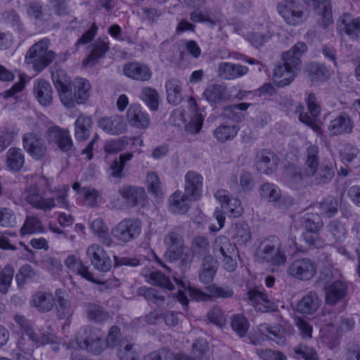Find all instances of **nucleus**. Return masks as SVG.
<instances>
[{"mask_svg": "<svg viewBox=\"0 0 360 360\" xmlns=\"http://www.w3.org/2000/svg\"><path fill=\"white\" fill-rule=\"evenodd\" d=\"M43 186H45V189H50L48 180L44 177H40L34 184L30 185L25 189V200L33 207L44 212L51 211L57 206L65 209L70 208L67 199L69 191L68 186H59L51 190L50 197H46L45 192H41Z\"/></svg>", "mask_w": 360, "mask_h": 360, "instance_id": "f257e3e1", "label": "nucleus"}, {"mask_svg": "<svg viewBox=\"0 0 360 360\" xmlns=\"http://www.w3.org/2000/svg\"><path fill=\"white\" fill-rule=\"evenodd\" d=\"M306 51L307 45L299 41L282 55L283 62L275 66L272 76L276 86L283 87L293 82L295 72L301 66L300 57Z\"/></svg>", "mask_w": 360, "mask_h": 360, "instance_id": "f03ea898", "label": "nucleus"}, {"mask_svg": "<svg viewBox=\"0 0 360 360\" xmlns=\"http://www.w3.org/2000/svg\"><path fill=\"white\" fill-rule=\"evenodd\" d=\"M167 247L165 257L169 261L181 260L184 269H187L193 261L190 252H184L185 243L183 229L178 226L169 231L164 238Z\"/></svg>", "mask_w": 360, "mask_h": 360, "instance_id": "7ed1b4c3", "label": "nucleus"}, {"mask_svg": "<svg viewBox=\"0 0 360 360\" xmlns=\"http://www.w3.org/2000/svg\"><path fill=\"white\" fill-rule=\"evenodd\" d=\"M319 147L309 145L306 150L304 167L299 169L295 165H289L285 172V178L292 184H298L303 181V176H310L314 174L315 169L319 165Z\"/></svg>", "mask_w": 360, "mask_h": 360, "instance_id": "20e7f679", "label": "nucleus"}, {"mask_svg": "<svg viewBox=\"0 0 360 360\" xmlns=\"http://www.w3.org/2000/svg\"><path fill=\"white\" fill-rule=\"evenodd\" d=\"M255 257L259 261L276 265L284 264L286 260L281 241L276 236H270L260 243Z\"/></svg>", "mask_w": 360, "mask_h": 360, "instance_id": "39448f33", "label": "nucleus"}, {"mask_svg": "<svg viewBox=\"0 0 360 360\" xmlns=\"http://www.w3.org/2000/svg\"><path fill=\"white\" fill-rule=\"evenodd\" d=\"M56 53L49 50V41L41 39L31 46L26 54L25 60L32 63L35 70L40 72L52 63Z\"/></svg>", "mask_w": 360, "mask_h": 360, "instance_id": "423d86ee", "label": "nucleus"}, {"mask_svg": "<svg viewBox=\"0 0 360 360\" xmlns=\"http://www.w3.org/2000/svg\"><path fill=\"white\" fill-rule=\"evenodd\" d=\"M276 9L284 21L289 25L297 26L304 22L309 15L303 6L294 0H283Z\"/></svg>", "mask_w": 360, "mask_h": 360, "instance_id": "0eeeda50", "label": "nucleus"}, {"mask_svg": "<svg viewBox=\"0 0 360 360\" xmlns=\"http://www.w3.org/2000/svg\"><path fill=\"white\" fill-rule=\"evenodd\" d=\"M46 138L49 144L56 146L68 157L75 154L76 149L68 129L58 126L50 127L46 131Z\"/></svg>", "mask_w": 360, "mask_h": 360, "instance_id": "6e6552de", "label": "nucleus"}, {"mask_svg": "<svg viewBox=\"0 0 360 360\" xmlns=\"http://www.w3.org/2000/svg\"><path fill=\"white\" fill-rule=\"evenodd\" d=\"M317 273L316 262L307 257L294 259L288 266L287 274L297 280L308 281Z\"/></svg>", "mask_w": 360, "mask_h": 360, "instance_id": "1a4fd4ad", "label": "nucleus"}, {"mask_svg": "<svg viewBox=\"0 0 360 360\" xmlns=\"http://www.w3.org/2000/svg\"><path fill=\"white\" fill-rule=\"evenodd\" d=\"M141 231V223L136 219H124L112 229L113 236L120 241L127 243L136 238Z\"/></svg>", "mask_w": 360, "mask_h": 360, "instance_id": "9d476101", "label": "nucleus"}, {"mask_svg": "<svg viewBox=\"0 0 360 360\" xmlns=\"http://www.w3.org/2000/svg\"><path fill=\"white\" fill-rule=\"evenodd\" d=\"M103 338V333L99 328H86L84 338L79 342V346L92 354L99 355L105 348Z\"/></svg>", "mask_w": 360, "mask_h": 360, "instance_id": "9b49d317", "label": "nucleus"}, {"mask_svg": "<svg viewBox=\"0 0 360 360\" xmlns=\"http://www.w3.org/2000/svg\"><path fill=\"white\" fill-rule=\"evenodd\" d=\"M208 293H205L199 289L189 288V295L192 300L196 301H207L211 297L215 298H229L233 296V291L231 288L225 286H219L215 284L207 286Z\"/></svg>", "mask_w": 360, "mask_h": 360, "instance_id": "f8f14e48", "label": "nucleus"}, {"mask_svg": "<svg viewBox=\"0 0 360 360\" xmlns=\"http://www.w3.org/2000/svg\"><path fill=\"white\" fill-rule=\"evenodd\" d=\"M22 145L27 153L34 160L43 158L47 152V147L43 138L38 134L29 132L22 136Z\"/></svg>", "mask_w": 360, "mask_h": 360, "instance_id": "ddd939ff", "label": "nucleus"}, {"mask_svg": "<svg viewBox=\"0 0 360 360\" xmlns=\"http://www.w3.org/2000/svg\"><path fill=\"white\" fill-rule=\"evenodd\" d=\"M86 254L96 269L107 272L111 269L112 261L106 251L100 245H91L86 248Z\"/></svg>", "mask_w": 360, "mask_h": 360, "instance_id": "4468645a", "label": "nucleus"}, {"mask_svg": "<svg viewBox=\"0 0 360 360\" xmlns=\"http://www.w3.org/2000/svg\"><path fill=\"white\" fill-rule=\"evenodd\" d=\"M243 299L248 301L257 311L263 313L274 311L276 308L274 302L269 296L255 289L250 290Z\"/></svg>", "mask_w": 360, "mask_h": 360, "instance_id": "2eb2a0df", "label": "nucleus"}, {"mask_svg": "<svg viewBox=\"0 0 360 360\" xmlns=\"http://www.w3.org/2000/svg\"><path fill=\"white\" fill-rule=\"evenodd\" d=\"M98 125L106 134L112 136L122 134L127 130L124 117L119 115L101 117L98 120Z\"/></svg>", "mask_w": 360, "mask_h": 360, "instance_id": "dca6fc26", "label": "nucleus"}, {"mask_svg": "<svg viewBox=\"0 0 360 360\" xmlns=\"http://www.w3.org/2000/svg\"><path fill=\"white\" fill-rule=\"evenodd\" d=\"M247 66L240 63L220 62L217 69V75L223 80H233L240 78L248 72Z\"/></svg>", "mask_w": 360, "mask_h": 360, "instance_id": "f3484780", "label": "nucleus"}, {"mask_svg": "<svg viewBox=\"0 0 360 360\" xmlns=\"http://www.w3.org/2000/svg\"><path fill=\"white\" fill-rule=\"evenodd\" d=\"M123 73L127 77L139 82H147L153 75V72L148 65L139 62L124 64Z\"/></svg>", "mask_w": 360, "mask_h": 360, "instance_id": "a211bd4d", "label": "nucleus"}, {"mask_svg": "<svg viewBox=\"0 0 360 360\" xmlns=\"http://www.w3.org/2000/svg\"><path fill=\"white\" fill-rule=\"evenodd\" d=\"M337 29L340 34H345L352 39H356L360 34V18L345 13L338 20Z\"/></svg>", "mask_w": 360, "mask_h": 360, "instance_id": "6ab92c4d", "label": "nucleus"}, {"mask_svg": "<svg viewBox=\"0 0 360 360\" xmlns=\"http://www.w3.org/2000/svg\"><path fill=\"white\" fill-rule=\"evenodd\" d=\"M214 196L221 203V207L225 209L231 216L238 217L242 214L243 210L238 198L231 197L229 192L224 189L218 190Z\"/></svg>", "mask_w": 360, "mask_h": 360, "instance_id": "aec40b11", "label": "nucleus"}, {"mask_svg": "<svg viewBox=\"0 0 360 360\" xmlns=\"http://www.w3.org/2000/svg\"><path fill=\"white\" fill-rule=\"evenodd\" d=\"M354 122L350 116L342 112L333 119L328 125V129L332 135L349 134L353 131Z\"/></svg>", "mask_w": 360, "mask_h": 360, "instance_id": "412c9836", "label": "nucleus"}, {"mask_svg": "<svg viewBox=\"0 0 360 360\" xmlns=\"http://www.w3.org/2000/svg\"><path fill=\"white\" fill-rule=\"evenodd\" d=\"M129 124L136 129H146L150 123L149 115L143 111L139 105H131L127 112Z\"/></svg>", "mask_w": 360, "mask_h": 360, "instance_id": "4be33fe9", "label": "nucleus"}, {"mask_svg": "<svg viewBox=\"0 0 360 360\" xmlns=\"http://www.w3.org/2000/svg\"><path fill=\"white\" fill-rule=\"evenodd\" d=\"M230 236L236 247H245L251 241L250 227L245 222H238L231 227Z\"/></svg>", "mask_w": 360, "mask_h": 360, "instance_id": "5701e85b", "label": "nucleus"}, {"mask_svg": "<svg viewBox=\"0 0 360 360\" xmlns=\"http://www.w3.org/2000/svg\"><path fill=\"white\" fill-rule=\"evenodd\" d=\"M202 176L196 172L189 171L185 175V193L193 200H198L202 193Z\"/></svg>", "mask_w": 360, "mask_h": 360, "instance_id": "b1692460", "label": "nucleus"}, {"mask_svg": "<svg viewBox=\"0 0 360 360\" xmlns=\"http://www.w3.org/2000/svg\"><path fill=\"white\" fill-rule=\"evenodd\" d=\"M279 162L278 156L268 150H262L257 153L255 165L262 173L269 174L276 170Z\"/></svg>", "mask_w": 360, "mask_h": 360, "instance_id": "393cba45", "label": "nucleus"}, {"mask_svg": "<svg viewBox=\"0 0 360 360\" xmlns=\"http://www.w3.org/2000/svg\"><path fill=\"white\" fill-rule=\"evenodd\" d=\"M245 38L252 46L258 49L271 39V34L267 26L255 24L252 30L246 34Z\"/></svg>", "mask_w": 360, "mask_h": 360, "instance_id": "a878e982", "label": "nucleus"}, {"mask_svg": "<svg viewBox=\"0 0 360 360\" xmlns=\"http://www.w3.org/2000/svg\"><path fill=\"white\" fill-rule=\"evenodd\" d=\"M33 92L37 101L43 106H49L53 101L52 87L49 82L39 79L34 84Z\"/></svg>", "mask_w": 360, "mask_h": 360, "instance_id": "bb28decb", "label": "nucleus"}, {"mask_svg": "<svg viewBox=\"0 0 360 360\" xmlns=\"http://www.w3.org/2000/svg\"><path fill=\"white\" fill-rule=\"evenodd\" d=\"M25 164V155L22 149L12 147L6 154L5 166L10 172L20 171Z\"/></svg>", "mask_w": 360, "mask_h": 360, "instance_id": "cd10ccee", "label": "nucleus"}, {"mask_svg": "<svg viewBox=\"0 0 360 360\" xmlns=\"http://www.w3.org/2000/svg\"><path fill=\"white\" fill-rule=\"evenodd\" d=\"M189 195L180 191L174 192L169 199V209L174 213L183 214L187 212L191 206Z\"/></svg>", "mask_w": 360, "mask_h": 360, "instance_id": "c85d7f7f", "label": "nucleus"}, {"mask_svg": "<svg viewBox=\"0 0 360 360\" xmlns=\"http://www.w3.org/2000/svg\"><path fill=\"white\" fill-rule=\"evenodd\" d=\"M65 264L70 271L80 275L85 279L93 283H99V281L94 278L92 273L89 270V267L84 265L82 262L77 259L75 255H69L65 260Z\"/></svg>", "mask_w": 360, "mask_h": 360, "instance_id": "c756f323", "label": "nucleus"}, {"mask_svg": "<svg viewBox=\"0 0 360 360\" xmlns=\"http://www.w3.org/2000/svg\"><path fill=\"white\" fill-rule=\"evenodd\" d=\"M347 290V286L342 281H335L326 288V301L329 304H335L342 299Z\"/></svg>", "mask_w": 360, "mask_h": 360, "instance_id": "7c9ffc66", "label": "nucleus"}, {"mask_svg": "<svg viewBox=\"0 0 360 360\" xmlns=\"http://www.w3.org/2000/svg\"><path fill=\"white\" fill-rule=\"evenodd\" d=\"M119 193L131 206L136 205L146 197L144 188L135 186H123L119 189Z\"/></svg>", "mask_w": 360, "mask_h": 360, "instance_id": "2f4dec72", "label": "nucleus"}, {"mask_svg": "<svg viewBox=\"0 0 360 360\" xmlns=\"http://www.w3.org/2000/svg\"><path fill=\"white\" fill-rule=\"evenodd\" d=\"M321 302L317 293L311 291L297 302V311L303 314H312L317 310Z\"/></svg>", "mask_w": 360, "mask_h": 360, "instance_id": "473e14b6", "label": "nucleus"}, {"mask_svg": "<svg viewBox=\"0 0 360 360\" xmlns=\"http://www.w3.org/2000/svg\"><path fill=\"white\" fill-rule=\"evenodd\" d=\"M74 125L75 139L79 141H84L90 136L92 118L91 116L82 114L78 116Z\"/></svg>", "mask_w": 360, "mask_h": 360, "instance_id": "72a5a7b5", "label": "nucleus"}, {"mask_svg": "<svg viewBox=\"0 0 360 360\" xmlns=\"http://www.w3.org/2000/svg\"><path fill=\"white\" fill-rule=\"evenodd\" d=\"M110 49L109 42L101 39H98L92 44V50L90 54L85 58L83 63L85 66H92L97 60L103 58Z\"/></svg>", "mask_w": 360, "mask_h": 360, "instance_id": "f704fd0d", "label": "nucleus"}, {"mask_svg": "<svg viewBox=\"0 0 360 360\" xmlns=\"http://www.w3.org/2000/svg\"><path fill=\"white\" fill-rule=\"evenodd\" d=\"M117 356L120 360H139V348L132 340L122 339L117 351Z\"/></svg>", "mask_w": 360, "mask_h": 360, "instance_id": "c9c22d12", "label": "nucleus"}, {"mask_svg": "<svg viewBox=\"0 0 360 360\" xmlns=\"http://www.w3.org/2000/svg\"><path fill=\"white\" fill-rule=\"evenodd\" d=\"M212 248L215 257L221 259L224 256L233 255L237 247L226 236H219L215 238Z\"/></svg>", "mask_w": 360, "mask_h": 360, "instance_id": "e433bc0d", "label": "nucleus"}, {"mask_svg": "<svg viewBox=\"0 0 360 360\" xmlns=\"http://www.w3.org/2000/svg\"><path fill=\"white\" fill-rule=\"evenodd\" d=\"M30 304L39 312L49 311L53 307V297L50 293L37 292L32 295Z\"/></svg>", "mask_w": 360, "mask_h": 360, "instance_id": "4c0bfd02", "label": "nucleus"}, {"mask_svg": "<svg viewBox=\"0 0 360 360\" xmlns=\"http://www.w3.org/2000/svg\"><path fill=\"white\" fill-rule=\"evenodd\" d=\"M181 86V82L175 78H172L167 81L165 88L167 100L169 103L178 105L183 101Z\"/></svg>", "mask_w": 360, "mask_h": 360, "instance_id": "58836bf2", "label": "nucleus"}, {"mask_svg": "<svg viewBox=\"0 0 360 360\" xmlns=\"http://www.w3.org/2000/svg\"><path fill=\"white\" fill-rule=\"evenodd\" d=\"M57 297L56 315L60 319H68L73 314L70 301L65 297V293L60 290H56Z\"/></svg>", "mask_w": 360, "mask_h": 360, "instance_id": "ea45409f", "label": "nucleus"}, {"mask_svg": "<svg viewBox=\"0 0 360 360\" xmlns=\"http://www.w3.org/2000/svg\"><path fill=\"white\" fill-rule=\"evenodd\" d=\"M239 128L233 124L224 123L213 131V136L220 143H225L235 138Z\"/></svg>", "mask_w": 360, "mask_h": 360, "instance_id": "a19ab883", "label": "nucleus"}, {"mask_svg": "<svg viewBox=\"0 0 360 360\" xmlns=\"http://www.w3.org/2000/svg\"><path fill=\"white\" fill-rule=\"evenodd\" d=\"M334 176L333 169L328 165L315 169L314 174L310 176H303L304 179H310L311 182L315 185H325L328 184Z\"/></svg>", "mask_w": 360, "mask_h": 360, "instance_id": "79ce46f5", "label": "nucleus"}, {"mask_svg": "<svg viewBox=\"0 0 360 360\" xmlns=\"http://www.w3.org/2000/svg\"><path fill=\"white\" fill-rule=\"evenodd\" d=\"M191 250L192 253L190 254L193 257V256H196L203 260L206 259L208 257H212L210 255V245L209 240L204 236H196L193 239Z\"/></svg>", "mask_w": 360, "mask_h": 360, "instance_id": "37998d69", "label": "nucleus"}, {"mask_svg": "<svg viewBox=\"0 0 360 360\" xmlns=\"http://www.w3.org/2000/svg\"><path fill=\"white\" fill-rule=\"evenodd\" d=\"M306 72L308 77L313 82H324L330 77V73L326 67L317 63L308 64Z\"/></svg>", "mask_w": 360, "mask_h": 360, "instance_id": "c03bdc74", "label": "nucleus"}, {"mask_svg": "<svg viewBox=\"0 0 360 360\" xmlns=\"http://www.w3.org/2000/svg\"><path fill=\"white\" fill-rule=\"evenodd\" d=\"M217 270V262L212 257H208L206 259H203L199 274V278L200 281L204 283H209L212 282Z\"/></svg>", "mask_w": 360, "mask_h": 360, "instance_id": "a18cd8bd", "label": "nucleus"}, {"mask_svg": "<svg viewBox=\"0 0 360 360\" xmlns=\"http://www.w3.org/2000/svg\"><path fill=\"white\" fill-rule=\"evenodd\" d=\"M203 96L210 103H220L226 99V87L217 84L210 85L205 90Z\"/></svg>", "mask_w": 360, "mask_h": 360, "instance_id": "49530a36", "label": "nucleus"}, {"mask_svg": "<svg viewBox=\"0 0 360 360\" xmlns=\"http://www.w3.org/2000/svg\"><path fill=\"white\" fill-rule=\"evenodd\" d=\"M301 226L305 229L304 231H320L323 223L318 214L307 212L300 218Z\"/></svg>", "mask_w": 360, "mask_h": 360, "instance_id": "de8ad7c7", "label": "nucleus"}, {"mask_svg": "<svg viewBox=\"0 0 360 360\" xmlns=\"http://www.w3.org/2000/svg\"><path fill=\"white\" fill-rule=\"evenodd\" d=\"M75 98L77 104L84 103L90 96L91 85L89 82L83 78L75 81Z\"/></svg>", "mask_w": 360, "mask_h": 360, "instance_id": "09e8293b", "label": "nucleus"}, {"mask_svg": "<svg viewBox=\"0 0 360 360\" xmlns=\"http://www.w3.org/2000/svg\"><path fill=\"white\" fill-rule=\"evenodd\" d=\"M30 340L32 341L35 346L39 347L46 344H55L56 342V336L53 333L52 330L49 328H46L39 330L38 333L34 331L33 335L30 337Z\"/></svg>", "mask_w": 360, "mask_h": 360, "instance_id": "8fccbe9b", "label": "nucleus"}, {"mask_svg": "<svg viewBox=\"0 0 360 360\" xmlns=\"http://www.w3.org/2000/svg\"><path fill=\"white\" fill-rule=\"evenodd\" d=\"M88 318L95 322H103L109 317L103 308L95 303L88 302L84 304Z\"/></svg>", "mask_w": 360, "mask_h": 360, "instance_id": "3c124183", "label": "nucleus"}, {"mask_svg": "<svg viewBox=\"0 0 360 360\" xmlns=\"http://www.w3.org/2000/svg\"><path fill=\"white\" fill-rule=\"evenodd\" d=\"M140 98L151 110H158L159 105V95L155 89L149 86L143 88L140 95Z\"/></svg>", "mask_w": 360, "mask_h": 360, "instance_id": "603ef678", "label": "nucleus"}, {"mask_svg": "<svg viewBox=\"0 0 360 360\" xmlns=\"http://www.w3.org/2000/svg\"><path fill=\"white\" fill-rule=\"evenodd\" d=\"M309 6H312L323 15L327 22H332L331 8L328 0H303Z\"/></svg>", "mask_w": 360, "mask_h": 360, "instance_id": "864d4df0", "label": "nucleus"}, {"mask_svg": "<svg viewBox=\"0 0 360 360\" xmlns=\"http://www.w3.org/2000/svg\"><path fill=\"white\" fill-rule=\"evenodd\" d=\"M91 229L92 231L100 238L102 242L110 246L111 244V239L108 236V226L104 224L101 219H96L91 223Z\"/></svg>", "mask_w": 360, "mask_h": 360, "instance_id": "5fc2aeb1", "label": "nucleus"}, {"mask_svg": "<svg viewBox=\"0 0 360 360\" xmlns=\"http://www.w3.org/2000/svg\"><path fill=\"white\" fill-rule=\"evenodd\" d=\"M147 281L152 285H158L169 290L174 288L169 278L159 271L151 272L147 277Z\"/></svg>", "mask_w": 360, "mask_h": 360, "instance_id": "6e6d98bb", "label": "nucleus"}, {"mask_svg": "<svg viewBox=\"0 0 360 360\" xmlns=\"http://www.w3.org/2000/svg\"><path fill=\"white\" fill-rule=\"evenodd\" d=\"M319 208L322 215L329 218L332 217L338 213V200L333 197H328L320 202Z\"/></svg>", "mask_w": 360, "mask_h": 360, "instance_id": "4d7b16f0", "label": "nucleus"}, {"mask_svg": "<svg viewBox=\"0 0 360 360\" xmlns=\"http://www.w3.org/2000/svg\"><path fill=\"white\" fill-rule=\"evenodd\" d=\"M231 326L232 329L241 338L245 336L249 329L248 320L240 314L233 316Z\"/></svg>", "mask_w": 360, "mask_h": 360, "instance_id": "13d9d810", "label": "nucleus"}, {"mask_svg": "<svg viewBox=\"0 0 360 360\" xmlns=\"http://www.w3.org/2000/svg\"><path fill=\"white\" fill-rule=\"evenodd\" d=\"M319 231H304L302 237L306 243L316 248H321L326 245L325 240L319 235Z\"/></svg>", "mask_w": 360, "mask_h": 360, "instance_id": "bf43d9fd", "label": "nucleus"}, {"mask_svg": "<svg viewBox=\"0 0 360 360\" xmlns=\"http://www.w3.org/2000/svg\"><path fill=\"white\" fill-rule=\"evenodd\" d=\"M42 231V226L41 221L35 217L28 216L24 223V225L20 229L22 235L30 234L36 232H41Z\"/></svg>", "mask_w": 360, "mask_h": 360, "instance_id": "052dcab7", "label": "nucleus"}, {"mask_svg": "<svg viewBox=\"0 0 360 360\" xmlns=\"http://www.w3.org/2000/svg\"><path fill=\"white\" fill-rule=\"evenodd\" d=\"M328 231L338 241L342 240L346 238L347 231L345 225L338 220H333L327 226Z\"/></svg>", "mask_w": 360, "mask_h": 360, "instance_id": "680f3d73", "label": "nucleus"}, {"mask_svg": "<svg viewBox=\"0 0 360 360\" xmlns=\"http://www.w3.org/2000/svg\"><path fill=\"white\" fill-rule=\"evenodd\" d=\"M260 195L269 201H276L281 197V191L273 184L265 183L260 188Z\"/></svg>", "mask_w": 360, "mask_h": 360, "instance_id": "e2e57ef3", "label": "nucleus"}, {"mask_svg": "<svg viewBox=\"0 0 360 360\" xmlns=\"http://www.w3.org/2000/svg\"><path fill=\"white\" fill-rule=\"evenodd\" d=\"M304 107L302 104H297L295 107L296 113L299 114V120L306 125L310 127L314 131L319 132L321 128L315 122V118L312 115L309 116L307 112H304Z\"/></svg>", "mask_w": 360, "mask_h": 360, "instance_id": "0e129e2a", "label": "nucleus"}, {"mask_svg": "<svg viewBox=\"0 0 360 360\" xmlns=\"http://www.w3.org/2000/svg\"><path fill=\"white\" fill-rule=\"evenodd\" d=\"M342 157L344 160L355 166H358L360 164V152L357 148L352 145L348 144L345 146Z\"/></svg>", "mask_w": 360, "mask_h": 360, "instance_id": "69168bd1", "label": "nucleus"}, {"mask_svg": "<svg viewBox=\"0 0 360 360\" xmlns=\"http://www.w3.org/2000/svg\"><path fill=\"white\" fill-rule=\"evenodd\" d=\"M255 353L262 360H287L286 355L278 350L256 349Z\"/></svg>", "mask_w": 360, "mask_h": 360, "instance_id": "338daca9", "label": "nucleus"}, {"mask_svg": "<svg viewBox=\"0 0 360 360\" xmlns=\"http://www.w3.org/2000/svg\"><path fill=\"white\" fill-rule=\"evenodd\" d=\"M143 360H176V354L167 348H161L145 356Z\"/></svg>", "mask_w": 360, "mask_h": 360, "instance_id": "774afa93", "label": "nucleus"}]
</instances>
